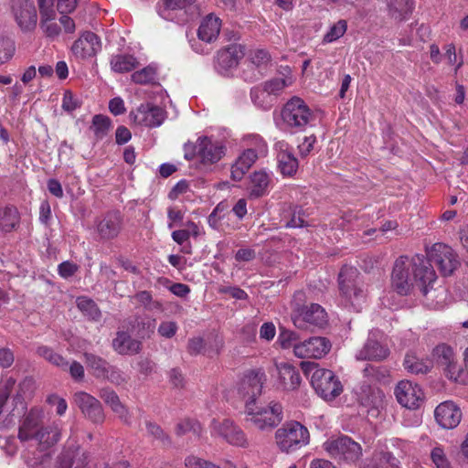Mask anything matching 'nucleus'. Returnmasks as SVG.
I'll return each mask as SVG.
<instances>
[{"instance_id":"obj_1","label":"nucleus","mask_w":468,"mask_h":468,"mask_svg":"<svg viewBox=\"0 0 468 468\" xmlns=\"http://www.w3.org/2000/svg\"><path fill=\"white\" fill-rule=\"evenodd\" d=\"M436 273L421 255H414L411 258L400 256L396 260L391 275V282L394 290L401 294H409L414 284H417L423 294H427L428 287L436 281Z\"/></svg>"},{"instance_id":"obj_2","label":"nucleus","mask_w":468,"mask_h":468,"mask_svg":"<svg viewBox=\"0 0 468 468\" xmlns=\"http://www.w3.org/2000/svg\"><path fill=\"white\" fill-rule=\"evenodd\" d=\"M301 368L311 378L313 388L324 400H333L342 393V384L333 371L321 368L314 362H302Z\"/></svg>"},{"instance_id":"obj_3","label":"nucleus","mask_w":468,"mask_h":468,"mask_svg":"<svg viewBox=\"0 0 468 468\" xmlns=\"http://www.w3.org/2000/svg\"><path fill=\"white\" fill-rule=\"evenodd\" d=\"M245 412L247 421L259 430L272 429L283 419L282 407L276 401H271L265 406H258L253 401H246Z\"/></svg>"},{"instance_id":"obj_4","label":"nucleus","mask_w":468,"mask_h":468,"mask_svg":"<svg viewBox=\"0 0 468 468\" xmlns=\"http://www.w3.org/2000/svg\"><path fill=\"white\" fill-rule=\"evenodd\" d=\"M309 440V431L298 421L286 422L275 431L276 444L283 452H294L307 445Z\"/></svg>"},{"instance_id":"obj_5","label":"nucleus","mask_w":468,"mask_h":468,"mask_svg":"<svg viewBox=\"0 0 468 468\" xmlns=\"http://www.w3.org/2000/svg\"><path fill=\"white\" fill-rule=\"evenodd\" d=\"M339 290L346 300L356 306L366 298L365 284L359 271L352 266H344L338 274Z\"/></svg>"},{"instance_id":"obj_6","label":"nucleus","mask_w":468,"mask_h":468,"mask_svg":"<svg viewBox=\"0 0 468 468\" xmlns=\"http://www.w3.org/2000/svg\"><path fill=\"white\" fill-rule=\"evenodd\" d=\"M323 448L330 457L339 463H354L362 454L360 444L347 436L327 440Z\"/></svg>"},{"instance_id":"obj_7","label":"nucleus","mask_w":468,"mask_h":468,"mask_svg":"<svg viewBox=\"0 0 468 468\" xmlns=\"http://www.w3.org/2000/svg\"><path fill=\"white\" fill-rule=\"evenodd\" d=\"M282 118L288 127L297 132L303 130L309 122L314 121V115L301 98L294 97L284 105Z\"/></svg>"},{"instance_id":"obj_8","label":"nucleus","mask_w":468,"mask_h":468,"mask_svg":"<svg viewBox=\"0 0 468 468\" xmlns=\"http://www.w3.org/2000/svg\"><path fill=\"white\" fill-rule=\"evenodd\" d=\"M430 264L433 262L444 276H449L457 269L460 262L453 250L444 243H435L428 251Z\"/></svg>"},{"instance_id":"obj_9","label":"nucleus","mask_w":468,"mask_h":468,"mask_svg":"<svg viewBox=\"0 0 468 468\" xmlns=\"http://www.w3.org/2000/svg\"><path fill=\"white\" fill-rule=\"evenodd\" d=\"M292 321L299 329L313 330V327L321 328L326 324L327 314L321 305L311 303L299 309Z\"/></svg>"},{"instance_id":"obj_10","label":"nucleus","mask_w":468,"mask_h":468,"mask_svg":"<svg viewBox=\"0 0 468 468\" xmlns=\"http://www.w3.org/2000/svg\"><path fill=\"white\" fill-rule=\"evenodd\" d=\"M432 356L436 365L441 367L444 375L452 381H460L462 368L458 365L453 349L446 345L441 344L434 347Z\"/></svg>"},{"instance_id":"obj_11","label":"nucleus","mask_w":468,"mask_h":468,"mask_svg":"<svg viewBox=\"0 0 468 468\" xmlns=\"http://www.w3.org/2000/svg\"><path fill=\"white\" fill-rule=\"evenodd\" d=\"M210 428L212 436L220 437L231 445L239 447L248 445L247 438L242 430L229 419H224L221 421L214 419L211 421Z\"/></svg>"},{"instance_id":"obj_12","label":"nucleus","mask_w":468,"mask_h":468,"mask_svg":"<svg viewBox=\"0 0 468 468\" xmlns=\"http://www.w3.org/2000/svg\"><path fill=\"white\" fill-rule=\"evenodd\" d=\"M331 346V342L327 338L314 336L295 344L293 346V353L300 358L319 359L329 353Z\"/></svg>"},{"instance_id":"obj_13","label":"nucleus","mask_w":468,"mask_h":468,"mask_svg":"<svg viewBox=\"0 0 468 468\" xmlns=\"http://www.w3.org/2000/svg\"><path fill=\"white\" fill-rule=\"evenodd\" d=\"M379 332H371L363 347L356 354V360L382 361L389 356L388 347L382 342Z\"/></svg>"},{"instance_id":"obj_14","label":"nucleus","mask_w":468,"mask_h":468,"mask_svg":"<svg viewBox=\"0 0 468 468\" xmlns=\"http://www.w3.org/2000/svg\"><path fill=\"white\" fill-rule=\"evenodd\" d=\"M13 13L22 31L30 32L36 28L37 14L33 0H14Z\"/></svg>"},{"instance_id":"obj_15","label":"nucleus","mask_w":468,"mask_h":468,"mask_svg":"<svg viewBox=\"0 0 468 468\" xmlns=\"http://www.w3.org/2000/svg\"><path fill=\"white\" fill-rule=\"evenodd\" d=\"M266 381V375L261 369H253L248 371L240 380L238 392L247 401H253L261 394L263 384Z\"/></svg>"},{"instance_id":"obj_16","label":"nucleus","mask_w":468,"mask_h":468,"mask_svg":"<svg viewBox=\"0 0 468 468\" xmlns=\"http://www.w3.org/2000/svg\"><path fill=\"white\" fill-rule=\"evenodd\" d=\"M268 152L264 142L259 140L257 149L249 148L245 150L236 160L231 167V177L235 181H239L245 173L251 167L260 155H266Z\"/></svg>"},{"instance_id":"obj_17","label":"nucleus","mask_w":468,"mask_h":468,"mask_svg":"<svg viewBox=\"0 0 468 468\" xmlns=\"http://www.w3.org/2000/svg\"><path fill=\"white\" fill-rule=\"evenodd\" d=\"M197 157L203 165H213L218 163L225 155V146L211 138L199 137L196 143Z\"/></svg>"},{"instance_id":"obj_18","label":"nucleus","mask_w":468,"mask_h":468,"mask_svg":"<svg viewBox=\"0 0 468 468\" xmlns=\"http://www.w3.org/2000/svg\"><path fill=\"white\" fill-rule=\"evenodd\" d=\"M395 396L401 406L410 410L418 409L423 399L420 387L409 380L399 382L395 388Z\"/></svg>"},{"instance_id":"obj_19","label":"nucleus","mask_w":468,"mask_h":468,"mask_svg":"<svg viewBox=\"0 0 468 468\" xmlns=\"http://www.w3.org/2000/svg\"><path fill=\"white\" fill-rule=\"evenodd\" d=\"M44 421V411L39 408H32L21 420L17 438L20 441H27L41 431Z\"/></svg>"},{"instance_id":"obj_20","label":"nucleus","mask_w":468,"mask_h":468,"mask_svg":"<svg viewBox=\"0 0 468 468\" xmlns=\"http://www.w3.org/2000/svg\"><path fill=\"white\" fill-rule=\"evenodd\" d=\"M244 56L245 47L243 45L231 44L218 52L215 67L221 74H225L235 69Z\"/></svg>"},{"instance_id":"obj_21","label":"nucleus","mask_w":468,"mask_h":468,"mask_svg":"<svg viewBox=\"0 0 468 468\" xmlns=\"http://www.w3.org/2000/svg\"><path fill=\"white\" fill-rule=\"evenodd\" d=\"M462 410L452 401H444L439 404L434 410L437 423L443 429H454L462 420Z\"/></svg>"},{"instance_id":"obj_22","label":"nucleus","mask_w":468,"mask_h":468,"mask_svg":"<svg viewBox=\"0 0 468 468\" xmlns=\"http://www.w3.org/2000/svg\"><path fill=\"white\" fill-rule=\"evenodd\" d=\"M131 116L140 125L156 127L164 122L165 111L152 103H143L135 112H131Z\"/></svg>"},{"instance_id":"obj_23","label":"nucleus","mask_w":468,"mask_h":468,"mask_svg":"<svg viewBox=\"0 0 468 468\" xmlns=\"http://www.w3.org/2000/svg\"><path fill=\"white\" fill-rule=\"evenodd\" d=\"M101 48L98 36L92 32L83 33L72 45L73 55L80 59L95 56Z\"/></svg>"},{"instance_id":"obj_24","label":"nucleus","mask_w":468,"mask_h":468,"mask_svg":"<svg viewBox=\"0 0 468 468\" xmlns=\"http://www.w3.org/2000/svg\"><path fill=\"white\" fill-rule=\"evenodd\" d=\"M122 218L118 211H111L106 213L99 219L96 229L100 238L103 240L115 239L121 232Z\"/></svg>"},{"instance_id":"obj_25","label":"nucleus","mask_w":468,"mask_h":468,"mask_svg":"<svg viewBox=\"0 0 468 468\" xmlns=\"http://www.w3.org/2000/svg\"><path fill=\"white\" fill-rule=\"evenodd\" d=\"M74 401L81 412L93 422L103 420V411L100 401L91 395L80 391L74 396Z\"/></svg>"},{"instance_id":"obj_26","label":"nucleus","mask_w":468,"mask_h":468,"mask_svg":"<svg viewBox=\"0 0 468 468\" xmlns=\"http://www.w3.org/2000/svg\"><path fill=\"white\" fill-rule=\"evenodd\" d=\"M356 393L361 405L373 409L380 407L385 397L380 388L371 385L370 382L367 383V381L361 383Z\"/></svg>"},{"instance_id":"obj_27","label":"nucleus","mask_w":468,"mask_h":468,"mask_svg":"<svg viewBox=\"0 0 468 468\" xmlns=\"http://www.w3.org/2000/svg\"><path fill=\"white\" fill-rule=\"evenodd\" d=\"M221 29V19L214 14L203 18L197 29L198 38L205 43H213L218 37Z\"/></svg>"},{"instance_id":"obj_28","label":"nucleus","mask_w":468,"mask_h":468,"mask_svg":"<svg viewBox=\"0 0 468 468\" xmlns=\"http://www.w3.org/2000/svg\"><path fill=\"white\" fill-rule=\"evenodd\" d=\"M90 454L79 447L75 450L65 451L59 460L60 468H85L89 463Z\"/></svg>"},{"instance_id":"obj_29","label":"nucleus","mask_w":468,"mask_h":468,"mask_svg":"<svg viewBox=\"0 0 468 468\" xmlns=\"http://www.w3.org/2000/svg\"><path fill=\"white\" fill-rule=\"evenodd\" d=\"M280 383L286 390H294L301 384V376L298 370L288 363H281L277 366Z\"/></svg>"},{"instance_id":"obj_30","label":"nucleus","mask_w":468,"mask_h":468,"mask_svg":"<svg viewBox=\"0 0 468 468\" xmlns=\"http://www.w3.org/2000/svg\"><path fill=\"white\" fill-rule=\"evenodd\" d=\"M141 342L133 339L126 332H118L112 341L113 349L121 355H133L141 350Z\"/></svg>"},{"instance_id":"obj_31","label":"nucleus","mask_w":468,"mask_h":468,"mask_svg":"<svg viewBox=\"0 0 468 468\" xmlns=\"http://www.w3.org/2000/svg\"><path fill=\"white\" fill-rule=\"evenodd\" d=\"M60 439V431L57 425L46 426L33 438L37 441L40 451L48 450Z\"/></svg>"},{"instance_id":"obj_32","label":"nucleus","mask_w":468,"mask_h":468,"mask_svg":"<svg viewBox=\"0 0 468 468\" xmlns=\"http://www.w3.org/2000/svg\"><path fill=\"white\" fill-rule=\"evenodd\" d=\"M282 219L285 222L286 228H302L304 226V219L302 217V208L292 204H283L281 209Z\"/></svg>"},{"instance_id":"obj_33","label":"nucleus","mask_w":468,"mask_h":468,"mask_svg":"<svg viewBox=\"0 0 468 468\" xmlns=\"http://www.w3.org/2000/svg\"><path fill=\"white\" fill-rule=\"evenodd\" d=\"M250 196L252 197H260L267 193L268 186L271 182L270 176L264 171H255L250 176Z\"/></svg>"},{"instance_id":"obj_34","label":"nucleus","mask_w":468,"mask_h":468,"mask_svg":"<svg viewBox=\"0 0 468 468\" xmlns=\"http://www.w3.org/2000/svg\"><path fill=\"white\" fill-rule=\"evenodd\" d=\"M83 356L87 368L93 377L101 379L107 375V369L110 364L105 359L88 352H85Z\"/></svg>"},{"instance_id":"obj_35","label":"nucleus","mask_w":468,"mask_h":468,"mask_svg":"<svg viewBox=\"0 0 468 468\" xmlns=\"http://www.w3.org/2000/svg\"><path fill=\"white\" fill-rule=\"evenodd\" d=\"M196 0H163L162 5L158 7V14L165 20H173L175 18L174 12L182 10L193 5Z\"/></svg>"},{"instance_id":"obj_36","label":"nucleus","mask_w":468,"mask_h":468,"mask_svg":"<svg viewBox=\"0 0 468 468\" xmlns=\"http://www.w3.org/2000/svg\"><path fill=\"white\" fill-rule=\"evenodd\" d=\"M19 213L15 207H5L0 210V229L4 232H10L18 226Z\"/></svg>"},{"instance_id":"obj_37","label":"nucleus","mask_w":468,"mask_h":468,"mask_svg":"<svg viewBox=\"0 0 468 468\" xmlns=\"http://www.w3.org/2000/svg\"><path fill=\"white\" fill-rule=\"evenodd\" d=\"M278 167L285 176H293L298 169V160L290 152L282 151L277 155Z\"/></svg>"},{"instance_id":"obj_38","label":"nucleus","mask_w":468,"mask_h":468,"mask_svg":"<svg viewBox=\"0 0 468 468\" xmlns=\"http://www.w3.org/2000/svg\"><path fill=\"white\" fill-rule=\"evenodd\" d=\"M138 65L137 59L125 54L114 55L111 58V68L118 73L128 72L135 69Z\"/></svg>"},{"instance_id":"obj_39","label":"nucleus","mask_w":468,"mask_h":468,"mask_svg":"<svg viewBox=\"0 0 468 468\" xmlns=\"http://www.w3.org/2000/svg\"><path fill=\"white\" fill-rule=\"evenodd\" d=\"M363 375L367 383H387L389 378V370L386 367L367 365L363 369Z\"/></svg>"},{"instance_id":"obj_40","label":"nucleus","mask_w":468,"mask_h":468,"mask_svg":"<svg viewBox=\"0 0 468 468\" xmlns=\"http://www.w3.org/2000/svg\"><path fill=\"white\" fill-rule=\"evenodd\" d=\"M103 401L109 405L112 410L119 415L120 418L125 419L127 410L125 407L121 403L118 395L110 388H103L100 394Z\"/></svg>"},{"instance_id":"obj_41","label":"nucleus","mask_w":468,"mask_h":468,"mask_svg":"<svg viewBox=\"0 0 468 468\" xmlns=\"http://www.w3.org/2000/svg\"><path fill=\"white\" fill-rule=\"evenodd\" d=\"M405 369L412 374H426L431 369V364L420 359L413 354H407L404 359Z\"/></svg>"},{"instance_id":"obj_42","label":"nucleus","mask_w":468,"mask_h":468,"mask_svg":"<svg viewBox=\"0 0 468 468\" xmlns=\"http://www.w3.org/2000/svg\"><path fill=\"white\" fill-rule=\"evenodd\" d=\"M76 303L78 308L90 319L93 321L100 320L101 313L97 304L91 299L81 296L77 298Z\"/></svg>"},{"instance_id":"obj_43","label":"nucleus","mask_w":468,"mask_h":468,"mask_svg":"<svg viewBox=\"0 0 468 468\" xmlns=\"http://www.w3.org/2000/svg\"><path fill=\"white\" fill-rule=\"evenodd\" d=\"M37 353L39 356L45 358L49 363L60 367L61 369H68L69 364L65 358L54 352L50 347L46 346H39L37 350Z\"/></svg>"},{"instance_id":"obj_44","label":"nucleus","mask_w":468,"mask_h":468,"mask_svg":"<svg viewBox=\"0 0 468 468\" xmlns=\"http://www.w3.org/2000/svg\"><path fill=\"white\" fill-rule=\"evenodd\" d=\"M291 83L290 79L274 78L263 83V91H265L267 95L277 96Z\"/></svg>"},{"instance_id":"obj_45","label":"nucleus","mask_w":468,"mask_h":468,"mask_svg":"<svg viewBox=\"0 0 468 468\" xmlns=\"http://www.w3.org/2000/svg\"><path fill=\"white\" fill-rule=\"evenodd\" d=\"M57 14L40 16V27L48 37H56L60 33V27L55 21Z\"/></svg>"},{"instance_id":"obj_46","label":"nucleus","mask_w":468,"mask_h":468,"mask_svg":"<svg viewBox=\"0 0 468 468\" xmlns=\"http://www.w3.org/2000/svg\"><path fill=\"white\" fill-rule=\"evenodd\" d=\"M156 79L155 68L148 66L132 75V80L136 84L145 85L154 83Z\"/></svg>"},{"instance_id":"obj_47","label":"nucleus","mask_w":468,"mask_h":468,"mask_svg":"<svg viewBox=\"0 0 468 468\" xmlns=\"http://www.w3.org/2000/svg\"><path fill=\"white\" fill-rule=\"evenodd\" d=\"M110 126V119L107 116L98 114L93 117L90 129L97 138H102L107 134Z\"/></svg>"},{"instance_id":"obj_48","label":"nucleus","mask_w":468,"mask_h":468,"mask_svg":"<svg viewBox=\"0 0 468 468\" xmlns=\"http://www.w3.org/2000/svg\"><path fill=\"white\" fill-rule=\"evenodd\" d=\"M176 432L178 436L192 432L194 435L199 437L202 432V427L200 423L195 420H184L176 425Z\"/></svg>"},{"instance_id":"obj_49","label":"nucleus","mask_w":468,"mask_h":468,"mask_svg":"<svg viewBox=\"0 0 468 468\" xmlns=\"http://www.w3.org/2000/svg\"><path fill=\"white\" fill-rule=\"evenodd\" d=\"M16 50L15 42L7 37H0V65L10 60Z\"/></svg>"},{"instance_id":"obj_50","label":"nucleus","mask_w":468,"mask_h":468,"mask_svg":"<svg viewBox=\"0 0 468 468\" xmlns=\"http://www.w3.org/2000/svg\"><path fill=\"white\" fill-rule=\"evenodd\" d=\"M396 461L391 453L381 452L374 456L370 463L364 465L362 468H378V466L383 467L385 464L395 466Z\"/></svg>"},{"instance_id":"obj_51","label":"nucleus","mask_w":468,"mask_h":468,"mask_svg":"<svg viewBox=\"0 0 468 468\" xmlns=\"http://www.w3.org/2000/svg\"><path fill=\"white\" fill-rule=\"evenodd\" d=\"M346 27H347L346 21V20H339L324 35V42L331 43V42L340 38L346 33Z\"/></svg>"},{"instance_id":"obj_52","label":"nucleus","mask_w":468,"mask_h":468,"mask_svg":"<svg viewBox=\"0 0 468 468\" xmlns=\"http://www.w3.org/2000/svg\"><path fill=\"white\" fill-rule=\"evenodd\" d=\"M133 298L150 311L160 310L162 307L159 302L153 300L151 293L147 291L139 292Z\"/></svg>"},{"instance_id":"obj_53","label":"nucleus","mask_w":468,"mask_h":468,"mask_svg":"<svg viewBox=\"0 0 468 468\" xmlns=\"http://www.w3.org/2000/svg\"><path fill=\"white\" fill-rule=\"evenodd\" d=\"M147 433L154 439L159 440L163 445L168 446L171 444L170 439L165 434L164 431L155 423L145 421Z\"/></svg>"},{"instance_id":"obj_54","label":"nucleus","mask_w":468,"mask_h":468,"mask_svg":"<svg viewBox=\"0 0 468 468\" xmlns=\"http://www.w3.org/2000/svg\"><path fill=\"white\" fill-rule=\"evenodd\" d=\"M185 465L188 468H221L220 466L198 458L197 456L190 455L186 458Z\"/></svg>"},{"instance_id":"obj_55","label":"nucleus","mask_w":468,"mask_h":468,"mask_svg":"<svg viewBox=\"0 0 468 468\" xmlns=\"http://www.w3.org/2000/svg\"><path fill=\"white\" fill-rule=\"evenodd\" d=\"M178 325L174 321L162 322L157 329L158 334L165 338H172L177 332Z\"/></svg>"},{"instance_id":"obj_56","label":"nucleus","mask_w":468,"mask_h":468,"mask_svg":"<svg viewBox=\"0 0 468 468\" xmlns=\"http://www.w3.org/2000/svg\"><path fill=\"white\" fill-rule=\"evenodd\" d=\"M101 379H107L110 382L120 385L126 382V377L124 374L116 367L111 366L107 369V375Z\"/></svg>"},{"instance_id":"obj_57","label":"nucleus","mask_w":468,"mask_h":468,"mask_svg":"<svg viewBox=\"0 0 468 468\" xmlns=\"http://www.w3.org/2000/svg\"><path fill=\"white\" fill-rule=\"evenodd\" d=\"M80 101L79 98L74 96L72 92L67 90L64 93L63 101H62V108L66 112H71L75 111L76 109L80 107Z\"/></svg>"},{"instance_id":"obj_58","label":"nucleus","mask_w":468,"mask_h":468,"mask_svg":"<svg viewBox=\"0 0 468 468\" xmlns=\"http://www.w3.org/2000/svg\"><path fill=\"white\" fill-rule=\"evenodd\" d=\"M404 5L405 8L399 10V7L395 6L393 4H390L389 7L392 16L399 20L405 19L407 15L411 13L414 7V3L412 0H404Z\"/></svg>"},{"instance_id":"obj_59","label":"nucleus","mask_w":468,"mask_h":468,"mask_svg":"<svg viewBox=\"0 0 468 468\" xmlns=\"http://www.w3.org/2000/svg\"><path fill=\"white\" fill-rule=\"evenodd\" d=\"M431 457L437 468L450 467V463L441 448L435 447L431 451Z\"/></svg>"},{"instance_id":"obj_60","label":"nucleus","mask_w":468,"mask_h":468,"mask_svg":"<svg viewBox=\"0 0 468 468\" xmlns=\"http://www.w3.org/2000/svg\"><path fill=\"white\" fill-rule=\"evenodd\" d=\"M250 59L257 67L269 63L271 57L264 49H256L250 54Z\"/></svg>"},{"instance_id":"obj_61","label":"nucleus","mask_w":468,"mask_h":468,"mask_svg":"<svg viewBox=\"0 0 468 468\" xmlns=\"http://www.w3.org/2000/svg\"><path fill=\"white\" fill-rule=\"evenodd\" d=\"M205 348L204 339L202 337H192L187 342V352L191 356L201 354Z\"/></svg>"},{"instance_id":"obj_62","label":"nucleus","mask_w":468,"mask_h":468,"mask_svg":"<svg viewBox=\"0 0 468 468\" xmlns=\"http://www.w3.org/2000/svg\"><path fill=\"white\" fill-rule=\"evenodd\" d=\"M316 142L314 135L305 136L303 142L298 145L299 154L302 157H306L314 148Z\"/></svg>"},{"instance_id":"obj_63","label":"nucleus","mask_w":468,"mask_h":468,"mask_svg":"<svg viewBox=\"0 0 468 468\" xmlns=\"http://www.w3.org/2000/svg\"><path fill=\"white\" fill-rule=\"evenodd\" d=\"M58 273L63 278H69L73 276L78 271L77 264L70 261H64L58 267Z\"/></svg>"},{"instance_id":"obj_64","label":"nucleus","mask_w":468,"mask_h":468,"mask_svg":"<svg viewBox=\"0 0 468 468\" xmlns=\"http://www.w3.org/2000/svg\"><path fill=\"white\" fill-rule=\"evenodd\" d=\"M14 385L15 380L10 378L6 380L5 387L0 389V414L3 412V408L10 396V390Z\"/></svg>"}]
</instances>
